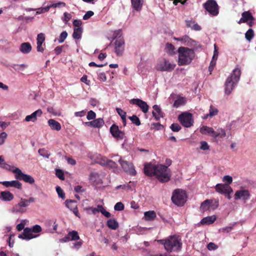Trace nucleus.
Instances as JSON below:
<instances>
[{"mask_svg": "<svg viewBox=\"0 0 256 256\" xmlns=\"http://www.w3.org/2000/svg\"><path fill=\"white\" fill-rule=\"evenodd\" d=\"M144 172L146 175L154 176L162 182H168L171 178V172L168 166L162 164H156L152 162L144 164Z\"/></svg>", "mask_w": 256, "mask_h": 256, "instance_id": "f257e3e1", "label": "nucleus"}, {"mask_svg": "<svg viewBox=\"0 0 256 256\" xmlns=\"http://www.w3.org/2000/svg\"><path fill=\"white\" fill-rule=\"evenodd\" d=\"M158 242L164 245L166 250L169 252H178L182 248V240L178 236H170L165 239L159 240Z\"/></svg>", "mask_w": 256, "mask_h": 256, "instance_id": "f03ea898", "label": "nucleus"}, {"mask_svg": "<svg viewBox=\"0 0 256 256\" xmlns=\"http://www.w3.org/2000/svg\"><path fill=\"white\" fill-rule=\"evenodd\" d=\"M178 52V65L180 66L190 64L196 56L194 50L187 47H180Z\"/></svg>", "mask_w": 256, "mask_h": 256, "instance_id": "7ed1b4c3", "label": "nucleus"}, {"mask_svg": "<svg viewBox=\"0 0 256 256\" xmlns=\"http://www.w3.org/2000/svg\"><path fill=\"white\" fill-rule=\"evenodd\" d=\"M241 75V70L240 68H236L230 75L226 78L224 83V92L227 95L230 94L232 90L240 80Z\"/></svg>", "mask_w": 256, "mask_h": 256, "instance_id": "20e7f679", "label": "nucleus"}, {"mask_svg": "<svg viewBox=\"0 0 256 256\" xmlns=\"http://www.w3.org/2000/svg\"><path fill=\"white\" fill-rule=\"evenodd\" d=\"M187 196L185 191L181 189L175 190L172 196V200L176 205L181 206L186 202Z\"/></svg>", "mask_w": 256, "mask_h": 256, "instance_id": "39448f33", "label": "nucleus"}, {"mask_svg": "<svg viewBox=\"0 0 256 256\" xmlns=\"http://www.w3.org/2000/svg\"><path fill=\"white\" fill-rule=\"evenodd\" d=\"M204 7L211 16H216L218 14V6L214 0H208L204 4Z\"/></svg>", "mask_w": 256, "mask_h": 256, "instance_id": "423d86ee", "label": "nucleus"}, {"mask_svg": "<svg viewBox=\"0 0 256 256\" xmlns=\"http://www.w3.org/2000/svg\"><path fill=\"white\" fill-rule=\"evenodd\" d=\"M178 120L184 127L189 128L193 125L194 120L192 114L185 112L179 115Z\"/></svg>", "mask_w": 256, "mask_h": 256, "instance_id": "0eeeda50", "label": "nucleus"}, {"mask_svg": "<svg viewBox=\"0 0 256 256\" xmlns=\"http://www.w3.org/2000/svg\"><path fill=\"white\" fill-rule=\"evenodd\" d=\"M176 66V64L170 62L166 60L163 58L160 60L156 66V69L160 71L170 72Z\"/></svg>", "mask_w": 256, "mask_h": 256, "instance_id": "6e6552de", "label": "nucleus"}, {"mask_svg": "<svg viewBox=\"0 0 256 256\" xmlns=\"http://www.w3.org/2000/svg\"><path fill=\"white\" fill-rule=\"evenodd\" d=\"M13 172L15 173L16 178L18 180H24L30 184L34 182V178L31 176L24 174L19 168H14Z\"/></svg>", "mask_w": 256, "mask_h": 256, "instance_id": "1a4fd4ad", "label": "nucleus"}, {"mask_svg": "<svg viewBox=\"0 0 256 256\" xmlns=\"http://www.w3.org/2000/svg\"><path fill=\"white\" fill-rule=\"evenodd\" d=\"M114 52L118 56L123 55L124 50V38L116 39L114 42Z\"/></svg>", "mask_w": 256, "mask_h": 256, "instance_id": "9d476101", "label": "nucleus"}, {"mask_svg": "<svg viewBox=\"0 0 256 256\" xmlns=\"http://www.w3.org/2000/svg\"><path fill=\"white\" fill-rule=\"evenodd\" d=\"M28 206L26 199L22 198L20 202L10 210V212L16 214L24 213L26 212L25 208Z\"/></svg>", "mask_w": 256, "mask_h": 256, "instance_id": "9b49d317", "label": "nucleus"}, {"mask_svg": "<svg viewBox=\"0 0 256 256\" xmlns=\"http://www.w3.org/2000/svg\"><path fill=\"white\" fill-rule=\"evenodd\" d=\"M110 132L113 137L117 140H122L125 136L124 132L120 130L118 126L116 124H113L110 128Z\"/></svg>", "mask_w": 256, "mask_h": 256, "instance_id": "f8f14e48", "label": "nucleus"}, {"mask_svg": "<svg viewBox=\"0 0 256 256\" xmlns=\"http://www.w3.org/2000/svg\"><path fill=\"white\" fill-rule=\"evenodd\" d=\"M250 194L248 190L242 189L236 192L234 195V199L236 200H242L246 201L250 200Z\"/></svg>", "mask_w": 256, "mask_h": 256, "instance_id": "ddd939ff", "label": "nucleus"}, {"mask_svg": "<svg viewBox=\"0 0 256 256\" xmlns=\"http://www.w3.org/2000/svg\"><path fill=\"white\" fill-rule=\"evenodd\" d=\"M130 102L131 104H134L138 106L142 110V112L144 114L148 112V105L146 102L143 101L140 99L133 98L130 100Z\"/></svg>", "mask_w": 256, "mask_h": 256, "instance_id": "4468645a", "label": "nucleus"}, {"mask_svg": "<svg viewBox=\"0 0 256 256\" xmlns=\"http://www.w3.org/2000/svg\"><path fill=\"white\" fill-rule=\"evenodd\" d=\"M124 170L132 175L136 174L134 165L131 161H118Z\"/></svg>", "mask_w": 256, "mask_h": 256, "instance_id": "2eb2a0df", "label": "nucleus"}, {"mask_svg": "<svg viewBox=\"0 0 256 256\" xmlns=\"http://www.w3.org/2000/svg\"><path fill=\"white\" fill-rule=\"evenodd\" d=\"M38 235L34 234L30 228H24L23 232L19 234L18 238L25 240H30L32 238H36Z\"/></svg>", "mask_w": 256, "mask_h": 256, "instance_id": "dca6fc26", "label": "nucleus"}, {"mask_svg": "<svg viewBox=\"0 0 256 256\" xmlns=\"http://www.w3.org/2000/svg\"><path fill=\"white\" fill-rule=\"evenodd\" d=\"M215 189L218 192L224 195L232 192V189L227 184H218L215 186Z\"/></svg>", "mask_w": 256, "mask_h": 256, "instance_id": "f3484780", "label": "nucleus"}, {"mask_svg": "<svg viewBox=\"0 0 256 256\" xmlns=\"http://www.w3.org/2000/svg\"><path fill=\"white\" fill-rule=\"evenodd\" d=\"M80 237L78 236V233L77 232L73 230L68 232V234L64 236L63 238L60 240L61 242H68L70 240H78Z\"/></svg>", "mask_w": 256, "mask_h": 256, "instance_id": "a211bd4d", "label": "nucleus"}, {"mask_svg": "<svg viewBox=\"0 0 256 256\" xmlns=\"http://www.w3.org/2000/svg\"><path fill=\"white\" fill-rule=\"evenodd\" d=\"M104 123V120L102 118H98L90 122H85L84 124L89 126L100 128L102 126Z\"/></svg>", "mask_w": 256, "mask_h": 256, "instance_id": "6ab92c4d", "label": "nucleus"}, {"mask_svg": "<svg viewBox=\"0 0 256 256\" xmlns=\"http://www.w3.org/2000/svg\"><path fill=\"white\" fill-rule=\"evenodd\" d=\"M42 114V110L38 109L35 111L30 115L26 116L24 120L26 122H34L37 120V117H40Z\"/></svg>", "mask_w": 256, "mask_h": 256, "instance_id": "aec40b11", "label": "nucleus"}, {"mask_svg": "<svg viewBox=\"0 0 256 256\" xmlns=\"http://www.w3.org/2000/svg\"><path fill=\"white\" fill-rule=\"evenodd\" d=\"M3 186L6 187H14L18 189L22 188V184L18 180H12V181H4L0 182Z\"/></svg>", "mask_w": 256, "mask_h": 256, "instance_id": "412c9836", "label": "nucleus"}, {"mask_svg": "<svg viewBox=\"0 0 256 256\" xmlns=\"http://www.w3.org/2000/svg\"><path fill=\"white\" fill-rule=\"evenodd\" d=\"M152 108L154 111L152 112V114L156 120H159L160 118L164 117V113L160 106L155 104L152 106Z\"/></svg>", "mask_w": 256, "mask_h": 256, "instance_id": "4be33fe9", "label": "nucleus"}, {"mask_svg": "<svg viewBox=\"0 0 256 256\" xmlns=\"http://www.w3.org/2000/svg\"><path fill=\"white\" fill-rule=\"evenodd\" d=\"M200 132L203 134H208L212 137H214V135L215 134V131L212 128L206 126L201 127Z\"/></svg>", "mask_w": 256, "mask_h": 256, "instance_id": "5701e85b", "label": "nucleus"}, {"mask_svg": "<svg viewBox=\"0 0 256 256\" xmlns=\"http://www.w3.org/2000/svg\"><path fill=\"white\" fill-rule=\"evenodd\" d=\"M32 49V47L30 42L22 43L20 46V50L24 54L30 53Z\"/></svg>", "mask_w": 256, "mask_h": 256, "instance_id": "b1692460", "label": "nucleus"}, {"mask_svg": "<svg viewBox=\"0 0 256 256\" xmlns=\"http://www.w3.org/2000/svg\"><path fill=\"white\" fill-rule=\"evenodd\" d=\"M48 124L52 130L59 131L61 130L62 127L60 123L54 119L49 120Z\"/></svg>", "mask_w": 256, "mask_h": 256, "instance_id": "393cba45", "label": "nucleus"}, {"mask_svg": "<svg viewBox=\"0 0 256 256\" xmlns=\"http://www.w3.org/2000/svg\"><path fill=\"white\" fill-rule=\"evenodd\" d=\"M216 216L213 215L211 216H208L205 218H204L200 222L202 224H210L214 222L216 220Z\"/></svg>", "mask_w": 256, "mask_h": 256, "instance_id": "a878e982", "label": "nucleus"}, {"mask_svg": "<svg viewBox=\"0 0 256 256\" xmlns=\"http://www.w3.org/2000/svg\"><path fill=\"white\" fill-rule=\"evenodd\" d=\"M132 6L136 11L140 12L143 4L142 0H130Z\"/></svg>", "mask_w": 256, "mask_h": 256, "instance_id": "bb28decb", "label": "nucleus"}, {"mask_svg": "<svg viewBox=\"0 0 256 256\" xmlns=\"http://www.w3.org/2000/svg\"><path fill=\"white\" fill-rule=\"evenodd\" d=\"M0 198L4 201H10L14 198V196L10 192H2L0 194Z\"/></svg>", "mask_w": 256, "mask_h": 256, "instance_id": "cd10ccee", "label": "nucleus"}, {"mask_svg": "<svg viewBox=\"0 0 256 256\" xmlns=\"http://www.w3.org/2000/svg\"><path fill=\"white\" fill-rule=\"evenodd\" d=\"M186 26L188 28H190L192 30L200 31L202 30V28L198 24H196L194 21L192 20H186Z\"/></svg>", "mask_w": 256, "mask_h": 256, "instance_id": "c85d7f7f", "label": "nucleus"}, {"mask_svg": "<svg viewBox=\"0 0 256 256\" xmlns=\"http://www.w3.org/2000/svg\"><path fill=\"white\" fill-rule=\"evenodd\" d=\"M107 226L108 228L116 230L119 226L118 222L114 218H110L107 221Z\"/></svg>", "mask_w": 256, "mask_h": 256, "instance_id": "c756f323", "label": "nucleus"}, {"mask_svg": "<svg viewBox=\"0 0 256 256\" xmlns=\"http://www.w3.org/2000/svg\"><path fill=\"white\" fill-rule=\"evenodd\" d=\"M90 180L93 184H99L101 182L100 175L96 172L92 173L90 176Z\"/></svg>", "mask_w": 256, "mask_h": 256, "instance_id": "7c9ffc66", "label": "nucleus"}, {"mask_svg": "<svg viewBox=\"0 0 256 256\" xmlns=\"http://www.w3.org/2000/svg\"><path fill=\"white\" fill-rule=\"evenodd\" d=\"M174 40L177 41L182 42L184 44H186L187 45H189V44H191L192 42H194L192 40L189 36L186 35L180 38H175Z\"/></svg>", "mask_w": 256, "mask_h": 256, "instance_id": "2f4dec72", "label": "nucleus"}, {"mask_svg": "<svg viewBox=\"0 0 256 256\" xmlns=\"http://www.w3.org/2000/svg\"><path fill=\"white\" fill-rule=\"evenodd\" d=\"M144 216L146 220H152L156 218V214L153 210L144 212Z\"/></svg>", "mask_w": 256, "mask_h": 256, "instance_id": "473e14b6", "label": "nucleus"}, {"mask_svg": "<svg viewBox=\"0 0 256 256\" xmlns=\"http://www.w3.org/2000/svg\"><path fill=\"white\" fill-rule=\"evenodd\" d=\"M212 200H206L202 202L200 206V210L202 211H206L212 206Z\"/></svg>", "mask_w": 256, "mask_h": 256, "instance_id": "72a5a7b5", "label": "nucleus"}, {"mask_svg": "<svg viewBox=\"0 0 256 256\" xmlns=\"http://www.w3.org/2000/svg\"><path fill=\"white\" fill-rule=\"evenodd\" d=\"M0 167L8 170H10L13 172L14 168H18L12 165L8 164L6 161H0Z\"/></svg>", "mask_w": 256, "mask_h": 256, "instance_id": "f704fd0d", "label": "nucleus"}, {"mask_svg": "<svg viewBox=\"0 0 256 256\" xmlns=\"http://www.w3.org/2000/svg\"><path fill=\"white\" fill-rule=\"evenodd\" d=\"M186 100L184 97H178L174 102L173 106L174 108H178L181 106L185 104Z\"/></svg>", "mask_w": 256, "mask_h": 256, "instance_id": "c9c22d12", "label": "nucleus"}, {"mask_svg": "<svg viewBox=\"0 0 256 256\" xmlns=\"http://www.w3.org/2000/svg\"><path fill=\"white\" fill-rule=\"evenodd\" d=\"M82 28H74L72 34V38L76 40L80 39L82 37Z\"/></svg>", "mask_w": 256, "mask_h": 256, "instance_id": "e433bc0d", "label": "nucleus"}, {"mask_svg": "<svg viewBox=\"0 0 256 256\" xmlns=\"http://www.w3.org/2000/svg\"><path fill=\"white\" fill-rule=\"evenodd\" d=\"M99 164L102 166L108 167L110 168H114L116 167V163L114 161H99Z\"/></svg>", "mask_w": 256, "mask_h": 256, "instance_id": "4c0bfd02", "label": "nucleus"}, {"mask_svg": "<svg viewBox=\"0 0 256 256\" xmlns=\"http://www.w3.org/2000/svg\"><path fill=\"white\" fill-rule=\"evenodd\" d=\"M242 16L244 18L246 22H248L250 20H254V18L249 11H246L242 13Z\"/></svg>", "mask_w": 256, "mask_h": 256, "instance_id": "58836bf2", "label": "nucleus"}, {"mask_svg": "<svg viewBox=\"0 0 256 256\" xmlns=\"http://www.w3.org/2000/svg\"><path fill=\"white\" fill-rule=\"evenodd\" d=\"M226 136L225 130L222 128H219L217 131H215V134L214 135V138H223Z\"/></svg>", "mask_w": 256, "mask_h": 256, "instance_id": "ea45409f", "label": "nucleus"}, {"mask_svg": "<svg viewBox=\"0 0 256 256\" xmlns=\"http://www.w3.org/2000/svg\"><path fill=\"white\" fill-rule=\"evenodd\" d=\"M166 49L167 52L170 55H172L175 53V48L172 44L167 43L166 44Z\"/></svg>", "mask_w": 256, "mask_h": 256, "instance_id": "a19ab883", "label": "nucleus"}, {"mask_svg": "<svg viewBox=\"0 0 256 256\" xmlns=\"http://www.w3.org/2000/svg\"><path fill=\"white\" fill-rule=\"evenodd\" d=\"M218 110L217 108H214L212 106H210V113L208 116H216L218 114ZM208 116V114L204 116L205 119L207 118Z\"/></svg>", "mask_w": 256, "mask_h": 256, "instance_id": "79ce46f5", "label": "nucleus"}, {"mask_svg": "<svg viewBox=\"0 0 256 256\" xmlns=\"http://www.w3.org/2000/svg\"><path fill=\"white\" fill-rule=\"evenodd\" d=\"M128 118L132 122L135 124L136 126H139L140 125V121L136 116L133 115L132 116H129Z\"/></svg>", "mask_w": 256, "mask_h": 256, "instance_id": "37998d69", "label": "nucleus"}, {"mask_svg": "<svg viewBox=\"0 0 256 256\" xmlns=\"http://www.w3.org/2000/svg\"><path fill=\"white\" fill-rule=\"evenodd\" d=\"M254 36V30L251 28L249 29L245 34L246 38L248 41H250L253 38Z\"/></svg>", "mask_w": 256, "mask_h": 256, "instance_id": "c03bdc74", "label": "nucleus"}, {"mask_svg": "<svg viewBox=\"0 0 256 256\" xmlns=\"http://www.w3.org/2000/svg\"><path fill=\"white\" fill-rule=\"evenodd\" d=\"M98 212H100L103 215H104L106 218H110V214L106 211L104 208L101 206L98 205Z\"/></svg>", "mask_w": 256, "mask_h": 256, "instance_id": "a18cd8bd", "label": "nucleus"}, {"mask_svg": "<svg viewBox=\"0 0 256 256\" xmlns=\"http://www.w3.org/2000/svg\"><path fill=\"white\" fill-rule=\"evenodd\" d=\"M170 128L174 132H178L182 128L177 123H174L172 124Z\"/></svg>", "mask_w": 256, "mask_h": 256, "instance_id": "49530a36", "label": "nucleus"}, {"mask_svg": "<svg viewBox=\"0 0 256 256\" xmlns=\"http://www.w3.org/2000/svg\"><path fill=\"white\" fill-rule=\"evenodd\" d=\"M56 175L60 180H64V174L62 170L58 168L56 169Z\"/></svg>", "mask_w": 256, "mask_h": 256, "instance_id": "de8ad7c7", "label": "nucleus"}, {"mask_svg": "<svg viewBox=\"0 0 256 256\" xmlns=\"http://www.w3.org/2000/svg\"><path fill=\"white\" fill-rule=\"evenodd\" d=\"M56 191L60 198H62V199H64L65 198V194L60 186H58L56 187Z\"/></svg>", "mask_w": 256, "mask_h": 256, "instance_id": "09e8293b", "label": "nucleus"}, {"mask_svg": "<svg viewBox=\"0 0 256 256\" xmlns=\"http://www.w3.org/2000/svg\"><path fill=\"white\" fill-rule=\"evenodd\" d=\"M26 65L24 64H14L12 67L16 70H24L26 68Z\"/></svg>", "mask_w": 256, "mask_h": 256, "instance_id": "8fccbe9b", "label": "nucleus"}, {"mask_svg": "<svg viewBox=\"0 0 256 256\" xmlns=\"http://www.w3.org/2000/svg\"><path fill=\"white\" fill-rule=\"evenodd\" d=\"M68 36V33L66 31L62 32L60 36V38L58 40L59 43H62L64 42Z\"/></svg>", "mask_w": 256, "mask_h": 256, "instance_id": "3c124183", "label": "nucleus"}, {"mask_svg": "<svg viewBox=\"0 0 256 256\" xmlns=\"http://www.w3.org/2000/svg\"><path fill=\"white\" fill-rule=\"evenodd\" d=\"M66 206L71 210H73L74 206L76 205L74 200H66Z\"/></svg>", "mask_w": 256, "mask_h": 256, "instance_id": "603ef678", "label": "nucleus"}, {"mask_svg": "<svg viewBox=\"0 0 256 256\" xmlns=\"http://www.w3.org/2000/svg\"><path fill=\"white\" fill-rule=\"evenodd\" d=\"M45 40L44 34L42 33H40L37 36V43L43 44Z\"/></svg>", "mask_w": 256, "mask_h": 256, "instance_id": "864d4df0", "label": "nucleus"}, {"mask_svg": "<svg viewBox=\"0 0 256 256\" xmlns=\"http://www.w3.org/2000/svg\"><path fill=\"white\" fill-rule=\"evenodd\" d=\"M7 136L8 134L5 132H2L0 134V146L4 144Z\"/></svg>", "mask_w": 256, "mask_h": 256, "instance_id": "5fc2aeb1", "label": "nucleus"}, {"mask_svg": "<svg viewBox=\"0 0 256 256\" xmlns=\"http://www.w3.org/2000/svg\"><path fill=\"white\" fill-rule=\"evenodd\" d=\"M64 18H62V20L64 22L65 24H66L71 18L72 16L70 14H69L67 12H65L64 14Z\"/></svg>", "mask_w": 256, "mask_h": 256, "instance_id": "6e6d98bb", "label": "nucleus"}, {"mask_svg": "<svg viewBox=\"0 0 256 256\" xmlns=\"http://www.w3.org/2000/svg\"><path fill=\"white\" fill-rule=\"evenodd\" d=\"M222 180L229 186L232 182V178L231 176L226 175L224 176Z\"/></svg>", "mask_w": 256, "mask_h": 256, "instance_id": "4d7b16f0", "label": "nucleus"}, {"mask_svg": "<svg viewBox=\"0 0 256 256\" xmlns=\"http://www.w3.org/2000/svg\"><path fill=\"white\" fill-rule=\"evenodd\" d=\"M116 111L120 116L121 118H124L126 116V113L120 108H116Z\"/></svg>", "mask_w": 256, "mask_h": 256, "instance_id": "13d9d810", "label": "nucleus"}, {"mask_svg": "<svg viewBox=\"0 0 256 256\" xmlns=\"http://www.w3.org/2000/svg\"><path fill=\"white\" fill-rule=\"evenodd\" d=\"M122 35V31L120 30H115L114 32V34H112V37L114 38L118 39L120 38H122L121 37Z\"/></svg>", "mask_w": 256, "mask_h": 256, "instance_id": "bf43d9fd", "label": "nucleus"}, {"mask_svg": "<svg viewBox=\"0 0 256 256\" xmlns=\"http://www.w3.org/2000/svg\"><path fill=\"white\" fill-rule=\"evenodd\" d=\"M96 114L92 110H90L88 112L86 118L88 120H94L96 118Z\"/></svg>", "mask_w": 256, "mask_h": 256, "instance_id": "052dcab7", "label": "nucleus"}, {"mask_svg": "<svg viewBox=\"0 0 256 256\" xmlns=\"http://www.w3.org/2000/svg\"><path fill=\"white\" fill-rule=\"evenodd\" d=\"M38 153L40 155L42 156L44 158H48L49 156V154L48 152L44 148L40 149L38 150Z\"/></svg>", "mask_w": 256, "mask_h": 256, "instance_id": "680f3d73", "label": "nucleus"}, {"mask_svg": "<svg viewBox=\"0 0 256 256\" xmlns=\"http://www.w3.org/2000/svg\"><path fill=\"white\" fill-rule=\"evenodd\" d=\"M114 209L116 210H122L124 209V206L121 202H117L114 206Z\"/></svg>", "mask_w": 256, "mask_h": 256, "instance_id": "e2e57ef3", "label": "nucleus"}, {"mask_svg": "<svg viewBox=\"0 0 256 256\" xmlns=\"http://www.w3.org/2000/svg\"><path fill=\"white\" fill-rule=\"evenodd\" d=\"M73 25L75 28H82V21L80 20H74L73 21Z\"/></svg>", "mask_w": 256, "mask_h": 256, "instance_id": "0e129e2a", "label": "nucleus"}, {"mask_svg": "<svg viewBox=\"0 0 256 256\" xmlns=\"http://www.w3.org/2000/svg\"><path fill=\"white\" fill-rule=\"evenodd\" d=\"M34 234L40 232L42 231V228L40 225L36 224L32 228H30Z\"/></svg>", "mask_w": 256, "mask_h": 256, "instance_id": "69168bd1", "label": "nucleus"}, {"mask_svg": "<svg viewBox=\"0 0 256 256\" xmlns=\"http://www.w3.org/2000/svg\"><path fill=\"white\" fill-rule=\"evenodd\" d=\"M94 14V12L92 11L89 10L87 12L86 14L83 16V20H87L89 19L91 16Z\"/></svg>", "mask_w": 256, "mask_h": 256, "instance_id": "338daca9", "label": "nucleus"}, {"mask_svg": "<svg viewBox=\"0 0 256 256\" xmlns=\"http://www.w3.org/2000/svg\"><path fill=\"white\" fill-rule=\"evenodd\" d=\"M207 248L208 250H216L218 248V246L217 245L214 244L213 242H210L207 246Z\"/></svg>", "mask_w": 256, "mask_h": 256, "instance_id": "774afa93", "label": "nucleus"}]
</instances>
